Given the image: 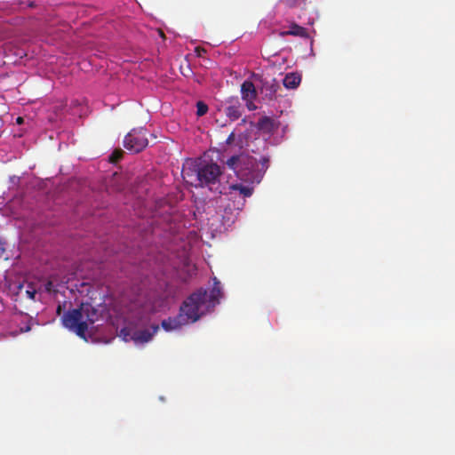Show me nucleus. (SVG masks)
I'll return each instance as SVG.
<instances>
[{"label": "nucleus", "instance_id": "obj_1", "mask_svg": "<svg viewBox=\"0 0 455 455\" xmlns=\"http://www.w3.org/2000/svg\"><path fill=\"white\" fill-rule=\"evenodd\" d=\"M207 291L200 289L192 293L182 304L180 309V314L183 315V319L186 323L196 322L203 315L210 305L207 304Z\"/></svg>", "mask_w": 455, "mask_h": 455}, {"label": "nucleus", "instance_id": "obj_2", "mask_svg": "<svg viewBox=\"0 0 455 455\" xmlns=\"http://www.w3.org/2000/svg\"><path fill=\"white\" fill-rule=\"evenodd\" d=\"M241 175L247 180L259 183L263 175L268 168L269 158L262 156L259 161L255 157L242 154Z\"/></svg>", "mask_w": 455, "mask_h": 455}, {"label": "nucleus", "instance_id": "obj_3", "mask_svg": "<svg viewBox=\"0 0 455 455\" xmlns=\"http://www.w3.org/2000/svg\"><path fill=\"white\" fill-rule=\"evenodd\" d=\"M90 308V304H82L79 308L68 310L62 316V322L65 327L76 332L81 338L85 337L88 330V324L84 321V313Z\"/></svg>", "mask_w": 455, "mask_h": 455}, {"label": "nucleus", "instance_id": "obj_4", "mask_svg": "<svg viewBox=\"0 0 455 455\" xmlns=\"http://www.w3.org/2000/svg\"><path fill=\"white\" fill-rule=\"evenodd\" d=\"M221 169L217 164L201 163L199 171L197 172L198 183L195 184V187H209L211 190H213L211 186L216 184L219 181Z\"/></svg>", "mask_w": 455, "mask_h": 455}, {"label": "nucleus", "instance_id": "obj_5", "mask_svg": "<svg viewBox=\"0 0 455 455\" xmlns=\"http://www.w3.org/2000/svg\"><path fill=\"white\" fill-rule=\"evenodd\" d=\"M148 144L145 129H133L124 139V147L132 153L141 152Z\"/></svg>", "mask_w": 455, "mask_h": 455}, {"label": "nucleus", "instance_id": "obj_6", "mask_svg": "<svg viewBox=\"0 0 455 455\" xmlns=\"http://www.w3.org/2000/svg\"><path fill=\"white\" fill-rule=\"evenodd\" d=\"M200 164H201V162L198 163L197 161L190 160V161H188L183 165V168L181 171V175L187 183H189L194 186H195V184L198 183L197 172L199 171Z\"/></svg>", "mask_w": 455, "mask_h": 455}, {"label": "nucleus", "instance_id": "obj_7", "mask_svg": "<svg viewBox=\"0 0 455 455\" xmlns=\"http://www.w3.org/2000/svg\"><path fill=\"white\" fill-rule=\"evenodd\" d=\"M224 112L230 121H236L243 115V107L237 99L230 100L228 101Z\"/></svg>", "mask_w": 455, "mask_h": 455}, {"label": "nucleus", "instance_id": "obj_8", "mask_svg": "<svg viewBox=\"0 0 455 455\" xmlns=\"http://www.w3.org/2000/svg\"><path fill=\"white\" fill-rule=\"evenodd\" d=\"M158 330L159 326L157 324H153L150 329L135 331L131 336V339L135 342L145 343L149 341Z\"/></svg>", "mask_w": 455, "mask_h": 455}, {"label": "nucleus", "instance_id": "obj_9", "mask_svg": "<svg viewBox=\"0 0 455 455\" xmlns=\"http://www.w3.org/2000/svg\"><path fill=\"white\" fill-rule=\"evenodd\" d=\"M257 129L267 134H273L279 127V123L269 116H262L259 119Z\"/></svg>", "mask_w": 455, "mask_h": 455}, {"label": "nucleus", "instance_id": "obj_10", "mask_svg": "<svg viewBox=\"0 0 455 455\" xmlns=\"http://www.w3.org/2000/svg\"><path fill=\"white\" fill-rule=\"evenodd\" d=\"M241 94L248 110L252 111L258 108L254 104V100L257 99L258 95L256 87H241Z\"/></svg>", "mask_w": 455, "mask_h": 455}, {"label": "nucleus", "instance_id": "obj_11", "mask_svg": "<svg viewBox=\"0 0 455 455\" xmlns=\"http://www.w3.org/2000/svg\"><path fill=\"white\" fill-rule=\"evenodd\" d=\"M184 324H187V323L185 319H183L182 314H179L176 317H169L168 319H164L161 323L162 327L166 331L180 329Z\"/></svg>", "mask_w": 455, "mask_h": 455}, {"label": "nucleus", "instance_id": "obj_12", "mask_svg": "<svg viewBox=\"0 0 455 455\" xmlns=\"http://www.w3.org/2000/svg\"><path fill=\"white\" fill-rule=\"evenodd\" d=\"M280 36H299L302 38H309V34L307 32V29L305 28L304 27L298 25L295 22H292L290 25L289 30L280 32Z\"/></svg>", "mask_w": 455, "mask_h": 455}, {"label": "nucleus", "instance_id": "obj_13", "mask_svg": "<svg viewBox=\"0 0 455 455\" xmlns=\"http://www.w3.org/2000/svg\"><path fill=\"white\" fill-rule=\"evenodd\" d=\"M220 283L216 277L213 278V287L209 295V304L214 307L219 303V299L221 297ZM208 298V295H207Z\"/></svg>", "mask_w": 455, "mask_h": 455}, {"label": "nucleus", "instance_id": "obj_14", "mask_svg": "<svg viewBox=\"0 0 455 455\" xmlns=\"http://www.w3.org/2000/svg\"><path fill=\"white\" fill-rule=\"evenodd\" d=\"M301 82V74L299 72H290L283 78V85H299Z\"/></svg>", "mask_w": 455, "mask_h": 455}, {"label": "nucleus", "instance_id": "obj_15", "mask_svg": "<svg viewBox=\"0 0 455 455\" xmlns=\"http://www.w3.org/2000/svg\"><path fill=\"white\" fill-rule=\"evenodd\" d=\"M241 158H242V155L233 156L227 161V165L230 169H232L233 171L237 172L238 174L241 173V168H242V164H241L242 159Z\"/></svg>", "mask_w": 455, "mask_h": 455}, {"label": "nucleus", "instance_id": "obj_16", "mask_svg": "<svg viewBox=\"0 0 455 455\" xmlns=\"http://www.w3.org/2000/svg\"><path fill=\"white\" fill-rule=\"evenodd\" d=\"M231 190L239 191L243 197H249L252 195L253 189L242 184H233L230 186Z\"/></svg>", "mask_w": 455, "mask_h": 455}, {"label": "nucleus", "instance_id": "obj_17", "mask_svg": "<svg viewBox=\"0 0 455 455\" xmlns=\"http://www.w3.org/2000/svg\"><path fill=\"white\" fill-rule=\"evenodd\" d=\"M90 308L91 309L84 311V321H86L87 323H93L97 320L98 312L92 305H90Z\"/></svg>", "mask_w": 455, "mask_h": 455}, {"label": "nucleus", "instance_id": "obj_18", "mask_svg": "<svg viewBox=\"0 0 455 455\" xmlns=\"http://www.w3.org/2000/svg\"><path fill=\"white\" fill-rule=\"evenodd\" d=\"M208 112V106L204 101H197L196 103V115L203 116Z\"/></svg>", "mask_w": 455, "mask_h": 455}, {"label": "nucleus", "instance_id": "obj_19", "mask_svg": "<svg viewBox=\"0 0 455 455\" xmlns=\"http://www.w3.org/2000/svg\"><path fill=\"white\" fill-rule=\"evenodd\" d=\"M124 151L122 149H115L109 156L111 163H117L123 158Z\"/></svg>", "mask_w": 455, "mask_h": 455}, {"label": "nucleus", "instance_id": "obj_20", "mask_svg": "<svg viewBox=\"0 0 455 455\" xmlns=\"http://www.w3.org/2000/svg\"><path fill=\"white\" fill-rule=\"evenodd\" d=\"M235 81L234 80H227V84H239V85H244V86H247V85H253V83L249 81V80H242V79H239V77L237 76H235Z\"/></svg>", "mask_w": 455, "mask_h": 455}, {"label": "nucleus", "instance_id": "obj_21", "mask_svg": "<svg viewBox=\"0 0 455 455\" xmlns=\"http://www.w3.org/2000/svg\"><path fill=\"white\" fill-rule=\"evenodd\" d=\"M26 294L30 299H35V296L36 294V290L32 286L31 283L28 285V289L26 290Z\"/></svg>", "mask_w": 455, "mask_h": 455}, {"label": "nucleus", "instance_id": "obj_22", "mask_svg": "<svg viewBox=\"0 0 455 455\" xmlns=\"http://www.w3.org/2000/svg\"><path fill=\"white\" fill-rule=\"evenodd\" d=\"M44 289L48 292H54L56 291L53 283L52 281H47L44 284Z\"/></svg>", "mask_w": 455, "mask_h": 455}, {"label": "nucleus", "instance_id": "obj_23", "mask_svg": "<svg viewBox=\"0 0 455 455\" xmlns=\"http://www.w3.org/2000/svg\"><path fill=\"white\" fill-rule=\"evenodd\" d=\"M235 140V133L231 132L226 140L228 145H231Z\"/></svg>", "mask_w": 455, "mask_h": 455}, {"label": "nucleus", "instance_id": "obj_24", "mask_svg": "<svg viewBox=\"0 0 455 455\" xmlns=\"http://www.w3.org/2000/svg\"><path fill=\"white\" fill-rule=\"evenodd\" d=\"M197 56L202 57L206 52L204 48H196Z\"/></svg>", "mask_w": 455, "mask_h": 455}, {"label": "nucleus", "instance_id": "obj_25", "mask_svg": "<svg viewBox=\"0 0 455 455\" xmlns=\"http://www.w3.org/2000/svg\"><path fill=\"white\" fill-rule=\"evenodd\" d=\"M4 251H5V249H4V243H2L0 241V258L4 255Z\"/></svg>", "mask_w": 455, "mask_h": 455}, {"label": "nucleus", "instance_id": "obj_26", "mask_svg": "<svg viewBox=\"0 0 455 455\" xmlns=\"http://www.w3.org/2000/svg\"><path fill=\"white\" fill-rule=\"evenodd\" d=\"M128 332H129V331H128V330H127L126 328H123V329L121 330V334L124 336V339H125V340H127L126 336L129 334Z\"/></svg>", "mask_w": 455, "mask_h": 455}, {"label": "nucleus", "instance_id": "obj_27", "mask_svg": "<svg viewBox=\"0 0 455 455\" xmlns=\"http://www.w3.org/2000/svg\"><path fill=\"white\" fill-rule=\"evenodd\" d=\"M24 123V118L22 116H18L16 118V124H22Z\"/></svg>", "mask_w": 455, "mask_h": 455}, {"label": "nucleus", "instance_id": "obj_28", "mask_svg": "<svg viewBox=\"0 0 455 455\" xmlns=\"http://www.w3.org/2000/svg\"><path fill=\"white\" fill-rule=\"evenodd\" d=\"M226 72H228L230 76L233 75L232 71H230V70H227Z\"/></svg>", "mask_w": 455, "mask_h": 455}, {"label": "nucleus", "instance_id": "obj_29", "mask_svg": "<svg viewBox=\"0 0 455 455\" xmlns=\"http://www.w3.org/2000/svg\"><path fill=\"white\" fill-rule=\"evenodd\" d=\"M23 288V284L19 285V290H21Z\"/></svg>", "mask_w": 455, "mask_h": 455}, {"label": "nucleus", "instance_id": "obj_30", "mask_svg": "<svg viewBox=\"0 0 455 455\" xmlns=\"http://www.w3.org/2000/svg\"><path fill=\"white\" fill-rule=\"evenodd\" d=\"M30 330V327H27L26 331H28Z\"/></svg>", "mask_w": 455, "mask_h": 455}]
</instances>
